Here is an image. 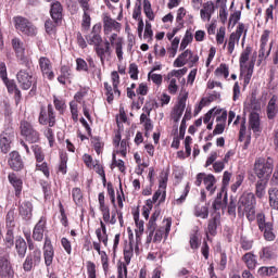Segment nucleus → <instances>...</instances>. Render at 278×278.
<instances>
[{"instance_id":"473e14b6","label":"nucleus","mask_w":278,"mask_h":278,"mask_svg":"<svg viewBox=\"0 0 278 278\" xmlns=\"http://www.w3.org/2000/svg\"><path fill=\"white\" fill-rule=\"evenodd\" d=\"M249 127L252 131H260V114L252 112L249 118Z\"/></svg>"},{"instance_id":"6e6d98bb","label":"nucleus","mask_w":278,"mask_h":278,"mask_svg":"<svg viewBox=\"0 0 278 278\" xmlns=\"http://www.w3.org/2000/svg\"><path fill=\"white\" fill-rule=\"evenodd\" d=\"M242 34H244L243 38H247V29L244 27L243 23H239L237 26V30L235 33H231L232 36H235L236 38H242Z\"/></svg>"},{"instance_id":"49530a36","label":"nucleus","mask_w":278,"mask_h":278,"mask_svg":"<svg viewBox=\"0 0 278 278\" xmlns=\"http://www.w3.org/2000/svg\"><path fill=\"white\" fill-rule=\"evenodd\" d=\"M238 42H240V39L238 37H236V35H231L228 39V53L231 55V53H233V50L236 49V43L238 45Z\"/></svg>"},{"instance_id":"052dcab7","label":"nucleus","mask_w":278,"mask_h":278,"mask_svg":"<svg viewBox=\"0 0 278 278\" xmlns=\"http://www.w3.org/2000/svg\"><path fill=\"white\" fill-rule=\"evenodd\" d=\"M200 240H199V230L190 237V247L191 249H199Z\"/></svg>"},{"instance_id":"b1692460","label":"nucleus","mask_w":278,"mask_h":278,"mask_svg":"<svg viewBox=\"0 0 278 278\" xmlns=\"http://www.w3.org/2000/svg\"><path fill=\"white\" fill-rule=\"evenodd\" d=\"M9 181L15 190V197H20L23 191V180L16 176V174L9 175Z\"/></svg>"},{"instance_id":"864d4df0","label":"nucleus","mask_w":278,"mask_h":278,"mask_svg":"<svg viewBox=\"0 0 278 278\" xmlns=\"http://www.w3.org/2000/svg\"><path fill=\"white\" fill-rule=\"evenodd\" d=\"M189 192H190V185H187L185 187L181 195L174 201V204L175 205H181L186 201V198L188 197Z\"/></svg>"},{"instance_id":"9d476101","label":"nucleus","mask_w":278,"mask_h":278,"mask_svg":"<svg viewBox=\"0 0 278 278\" xmlns=\"http://www.w3.org/2000/svg\"><path fill=\"white\" fill-rule=\"evenodd\" d=\"M108 42H110V45L115 48V53L118 61L123 62V45H125L123 37H119L116 33H113L109 37Z\"/></svg>"},{"instance_id":"680f3d73","label":"nucleus","mask_w":278,"mask_h":278,"mask_svg":"<svg viewBox=\"0 0 278 278\" xmlns=\"http://www.w3.org/2000/svg\"><path fill=\"white\" fill-rule=\"evenodd\" d=\"M225 34H226L225 27H220L217 30V34H216V42H217V45H223L225 42Z\"/></svg>"},{"instance_id":"13d9d810","label":"nucleus","mask_w":278,"mask_h":278,"mask_svg":"<svg viewBox=\"0 0 278 278\" xmlns=\"http://www.w3.org/2000/svg\"><path fill=\"white\" fill-rule=\"evenodd\" d=\"M53 103L55 106V110L59 112H64V108H66V102L62 98L54 97Z\"/></svg>"},{"instance_id":"cd10ccee","label":"nucleus","mask_w":278,"mask_h":278,"mask_svg":"<svg viewBox=\"0 0 278 278\" xmlns=\"http://www.w3.org/2000/svg\"><path fill=\"white\" fill-rule=\"evenodd\" d=\"M252 51H253V48H251V46H247L245 49L241 52V55L239 59L241 71H243V68H247V63L249 62V58Z\"/></svg>"},{"instance_id":"7ed1b4c3","label":"nucleus","mask_w":278,"mask_h":278,"mask_svg":"<svg viewBox=\"0 0 278 278\" xmlns=\"http://www.w3.org/2000/svg\"><path fill=\"white\" fill-rule=\"evenodd\" d=\"M14 23L15 29H17V31H21L24 36H29L30 38L37 36L38 28H36L34 24L29 22V20L23 16H17L14 18Z\"/></svg>"},{"instance_id":"603ef678","label":"nucleus","mask_w":278,"mask_h":278,"mask_svg":"<svg viewBox=\"0 0 278 278\" xmlns=\"http://www.w3.org/2000/svg\"><path fill=\"white\" fill-rule=\"evenodd\" d=\"M215 75L224 76L225 79H227V77H229V67L227 64H220L219 67L216 68Z\"/></svg>"},{"instance_id":"338daca9","label":"nucleus","mask_w":278,"mask_h":278,"mask_svg":"<svg viewBox=\"0 0 278 278\" xmlns=\"http://www.w3.org/2000/svg\"><path fill=\"white\" fill-rule=\"evenodd\" d=\"M76 70L77 71H88V63L84 59H77L76 60Z\"/></svg>"},{"instance_id":"e433bc0d","label":"nucleus","mask_w":278,"mask_h":278,"mask_svg":"<svg viewBox=\"0 0 278 278\" xmlns=\"http://www.w3.org/2000/svg\"><path fill=\"white\" fill-rule=\"evenodd\" d=\"M257 275H260V277H273V275H277V267H275V266L260 267L257 270Z\"/></svg>"},{"instance_id":"e2e57ef3","label":"nucleus","mask_w":278,"mask_h":278,"mask_svg":"<svg viewBox=\"0 0 278 278\" xmlns=\"http://www.w3.org/2000/svg\"><path fill=\"white\" fill-rule=\"evenodd\" d=\"M81 25L84 29H90V11H84Z\"/></svg>"},{"instance_id":"c03bdc74","label":"nucleus","mask_w":278,"mask_h":278,"mask_svg":"<svg viewBox=\"0 0 278 278\" xmlns=\"http://www.w3.org/2000/svg\"><path fill=\"white\" fill-rule=\"evenodd\" d=\"M104 90L108 103H112V101H114V97H116V93H114V87L109 83H104Z\"/></svg>"},{"instance_id":"37998d69","label":"nucleus","mask_w":278,"mask_h":278,"mask_svg":"<svg viewBox=\"0 0 278 278\" xmlns=\"http://www.w3.org/2000/svg\"><path fill=\"white\" fill-rule=\"evenodd\" d=\"M4 244L7 249H12L14 247V230L12 229L7 230Z\"/></svg>"},{"instance_id":"20e7f679","label":"nucleus","mask_w":278,"mask_h":278,"mask_svg":"<svg viewBox=\"0 0 278 278\" xmlns=\"http://www.w3.org/2000/svg\"><path fill=\"white\" fill-rule=\"evenodd\" d=\"M20 129L22 136L30 142L31 144L38 142L40 140V134L36 129H34V126L27 121H22L20 124Z\"/></svg>"},{"instance_id":"1a4fd4ad","label":"nucleus","mask_w":278,"mask_h":278,"mask_svg":"<svg viewBox=\"0 0 278 278\" xmlns=\"http://www.w3.org/2000/svg\"><path fill=\"white\" fill-rule=\"evenodd\" d=\"M12 47L22 64L29 67V60L25 56V43L20 38H13Z\"/></svg>"},{"instance_id":"393cba45","label":"nucleus","mask_w":278,"mask_h":278,"mask_svg":"<svg viewBox=\"0 0 278 278\" xmlns=\"http://www.w3.org/2000/svg\"><path fill=\"white\" fill-rule=\"evenodd\" d=\"M62 12H63L62 3L54 2L51 4L50 14L54 23H58V21H62Z\"/></svg>"},{"instance_id":"a211bd4d","label":"nucleus","mask_w":278,"mask_h":278,"mask_svg":"<svg viewBox=\"0 0 278 278\" xmlns=\"http://www.w3.org/2000/svg\"><path fill=\"white\" fill-rule=\"evenodd\" d=\"M9 166L13 170H22V168H23V159H21V154H18V152L13 151L9 154Z\"/></svg>"},{"instance_id":"a19ab883","label":"nucleus","mask_w":278,"mask_h":278,"mask_svg":"<svg viewBox=\"0 0 278 278\" xmlns=\"http://www.w3.org/2000/svg\"><path fill=\"white\" fill-rule=\"evenodd\" d=\"M256 223L258 225L260 231H264V229H266L268 225H273V223L266 222V215H264L263 213H258L256 215Z\"/></svg>"},{"instance_id":"9b49d317","label":"nucleus","mask_w":278,"mask_h":278,"mask_svg":"<svg viewBox=\"0 0 278 278\" xmlns=\"http://www.w3.org/2000/svg\"><path fill=\"white\" fill-rule=\"evenodd\" d=\"M268 38H270V31L269 30H264L263 35L261 36V48L258 51V58H268L270 55V51L273 49V43H270L269 48L268 47Z\"/></svg>"},{"instance_id":"a18cd8bd","label":"nucleus","mask_w":278,"mask_h":278,"mask_svg":"<svg viewBox=\"0 0 278 278\" xmlns=\"http://www.w3.org/2000/svg\"><path fill=\"white\" fill-rule=\"evenodd\" d=\"M143 12L149 21H153L155 18V14L153 13V9H151V2L149 0L143 1Z\"/></svg>"},{"instance_id":"f8f14e48","label":"nucleus","mask_w":278,"mask_h":278,"mask_svg":"<svg viewBox=\"0 0 278 278\" xmlns=\"http://www.w3.org/2000/svg\"><path fill=\"white\" fill-rule=\"evenodd\" d=\"M55 255V251L53 250V244L51 243V239L46 237L43 244V257L46 266H51L53 264V257Z\"/></svg>"},{"instance_id":"09e8293b","label":"nucleus","mask_w":278,"mask_h":278,"mask_svg":"<svg viewBox=\"0 0 278 278\" xmlns=\"http://www.w3.org/2000/svg\"><path fill=\"white\" fill-rule=\"evenodd\" d=\"M225 207H227V193H224L223 200L215 199V201L213 203L214 210H225Z\"/></svg>"},{"instance_id":"5fc2aeb1","label":"nucleus","mask_w":278,"mask_h":278,"mask_svg":"<svg viewBox=\"0 0 278 278\" xmlns=\"http://www.w3.org/2000/svg\"><path fill=\"white\" fill-rule=\"evenodd\" d=\"M243 181H244V174L237 175L236 182L230 187L231 192H238V188L242 186Z\"/></svg>"},{"instance_id":"2f4dec72","label":"nucleus","mask_w":278,"mask_h":278,"mask_svg":"<svg viewBox=\"0 0 278 278\" xmlns=\"http://www.w3.org/2000/svg\"><path fill=\"white\" fill-rule=\"evenodd\" d=\"M268 197H269V205L273 210H278V189L277 188H269L268 189Z\"/></svg>"},{"instance_id":"8fccbe9b","label":"nucleus","mask_w":278,"mask_h":278,"mask_svg":"<svg viewBox=\"0 0 278 278\" xmlns=\"http://www.w3.org/2000/svg\"><path fill=\"white\" fill-rule=\"evenodd\" d=\"M72 197H73L74 202L76 203V205H81V199H84V194L81 193V189L74 188L72 190Z\"/></svg>"},{"instance_id":"2eb2a0df","label":"nucleus","mask_w":278,"mask_h":278,"mask_svg":"<svg viewBox=\"0 0 278 278\" xmlns=\"http://www.w3.org/2000/svg\"><path fill=\"white\" fill-rule=\"evenodd\" d=\"M168 181L167 177H163L160 180L159 190L153 194V202L164 203L166 201V184Z\"/></svg>"},{"instance_id":"774afa93","label":"nucleus","mask_w":278,"mask_h":278,"mask_svg":"<svg viewBox=\"0 0 278 278\" xmlns=\"http://www.w3.org/2000/svg\"><path fill=\"white\" fill-rule=\"evenodd\" d=\"M129 75L131 79H138V65L136 63L129 65Z\"/></svg>"},{"instance_id":"a878e982","label":"nucleus","mask_w":278,"mask_h":278,"mask_svg":"<svg viewBox=\"0 0 278 278\" xmlns=\"http://www.w3.org/2000/svg\"><path fill=\"white\" fill-rule=\"evenodd\" d=\"M15 251L18 255V257H25L26 253H27V242H25V239H23L22 237H18L15 240Z\"/></svg>"},{"instance_id":"4d7b16f0","label":"nucleus","mask_w":278,"mask_h":278,"mask_svg":"<svg viewBox=\"0 0 278 278\" xmlns=\"http://www.w3.org/2000/svg\"><path fill=\"white\" fill-rule=\"evenodd\" d=\"M31 149L35 153V157H36L37 162L41 163L45 160V154L42 153V148L35 144L31 147Z\"/></svg>"},{"instance_id":"0e129e2a","label":"nucleus","mask_w":278,"mask_h":278,"mask_svg":"<svg viewBox=\"0 0 278 278\" xmlns=\"http://www.w3.org/2000/svg\"><path fill=\"white\" fill-rule=\"evenodd\" d=\"M242 15V12L236 11L233 14L229 17V25H232V27H236V24L238 21H240V16Z\"/></svg>"},{"instance_id":"f3484780","label":"nucleus","mask_w":278,"mask_h":278,"mask_svg":"<svg viewBox=\"0 0 278 278\" xmlns=\"http://www.w3.org/2000/svg\"><path fill=\"white\" fill-rule=\"evenodd\" d=\"M104 23V34L108 35L112 31H121V23L116 22L109 15H104L103 17Z\"/></svg>"},{"instance_id":"3c124183","label":"nucleus","mask_w":278,"mask_h":278,"mask_svg":"<svg viewBox=\"0 0 278 278\" xmlns=\"http://www.w3.org/2000/svg\"><path fill=\"white\" fill-rule=\"evenodd\" d=\"M264 232V238L268 242H273L275 240V232H273V225H267L266 228L263 230Z\"/></svg>"},{"instance_id":"c85d7f7f","label":"nucleus","mask_w":278,"mask_h":278,"mask_svg":"<svg viewBox=\"0 0 278 278\" xmlns=\"http://www.w3.org/2000/svg\"><path fill=\"white\" fill-rule=\"evenodd\" d=\"M97 26H93L92 33L87 37L88 45L96 47H99L101 42H103V38H101V35H99L97 31Z\"/></svg>"},{"instance_id":"58836bf2","label":"nucleus","mask_w":278,"mask_h":278,"mask_svg":"<svg viewBox=\"0 0 278 278\" xmlns=\"http://www.w3.org/2000/svg\"><path fill=\"white\" fill-rule=\"evenodd\" d=\"M223 113V110L220 109H216V108H213L211 109L203 117V123L204 125H207V123H210V121H212V118L218 116V114H222Z\"/></svg>"},{"instance_id":"6e6552de","label":"nucleus","mask_w":278,"mask_h":278,"mask_svg":"<svg viewBox=\"0 0 278 278\" xmlns=\"http://www.w3.org/2000/svg\"><path fill=\"white\" fill-rule=\"evenodd\" d=\"M8 252L0 251V277L1 278H14V270L8 261Z\"/></svg>"},{"instance_id":"de8ad7c7","label":"nucleus","mask_w":278,"mask_h":278,"mask_svg":"<svg viewBox=\"0 0 278 278\" xmlns=\"http://www.w3.org/2000/svg\"><path fill=\"white\" fill-rule=\"evenodd\" d=\"M28 257L31 258V262L34 263L35 266H38L42 260V252L40 250H34Z\"/></svg>"},{"instance_id":"ddd939ff","label":"nucleus","mask_w":278,"mask_h":278,"mask_svg":"<svg viewBox=\"0 0 278 278\" xmlns=\"http://www.w3.org/2000/svg\"><path fill=\"white\" fill-rule=\"evenodd\" d=\"M98 58H100L102 64L105 62L106 58L112 56V48L110 47V41L105 40L104 43L101 42L98 47L93 48Z\"/></svg>"},{"instance_id":"0eeeda50","label":"nucleus","mask_w":278,"mask_h":278,"mask_svg":"<svg viewBox=\"0 0 278 278\" xmlns=\"http://www.w3.org/2000/svg\"><path fill=\"white\" fill-rule=\"evenodd\" d=\"M39 124L49 125V127H53L55 125V113L53 112V105L49 104L48 108H41L39 114Z\"/></svg>"},{"instance_id":"c756f323","label":"nucleus","mask_w":278,"mask_h":278,"mask_svg":"<svg viewBox=\"0 0 278 278\" xmlns=\"http://www.w3.org/2000/svg\"><path fill=\"white\" fill-rule=\"evenodd\" d=\"M218 225H220V215H215L208 220L207 231L211 236H216Z\"/></svg>"},{"instance_id":"f03ea898","label":"nucleus","mask_w":278,"mask_h":278,"mask_svg":"<svg viewBox=\"0 0 278 278\" xmlns=\"http://www.w3.org/2000/svg\"><path fill=\"white\" fill-rule=\"evenodd\" d=\"M273 159L268 157L267 161L258 159L254 164V173L260 181H268L270 175H273Z\"/></svg>"},{"instance_id":"bf43d9fd","label":"nucleus","mask_w":278,"mask_h":278,"mask_svg":"<svg viewBox=\"0 0 278 278\" xmlns=\"http://www.w3.org/2000/svg\"><path fill=\"white\" fill-rule=\"evenodd\" d=\"M87 273L89 278H97V265L92 262H87Z\"/></svg>"},{"instance_id":"f704fd0d","label":"nucleus","mask_w":278,"mask_h":278,"mask_svg":"<svg viewBox=\"0 0 278 278\" xmlns=\"http://www.w3.org/2000/svg\"><path fill=\"white\" fill-rule=\"evenodd\" d=\"M216 184V178L214 175L210 174L204 178V185L206 186L207 192L210 194H214L216 192V187L214 186Z\"/></svg>"},{"instance_id":"423d86ee","label":"nucleus","mask_w":278,"mask_h":278,"mask_svg":"<svg viewBox=\"0 0 278 278\" xmlns=\"http://www.w3.org/2000/svg\"><path fill=\"white\" fill-rule=\"evenodd\" d=\"M12 142H14V129L7 128L0 134V149L2 153H10Z\"/></svg>"},{"instance_id":"39448f33","label":"nucleus","mask_w":278,"mask_h":278,"mask_svg":"<svg viewBox=\"0 0 278 278\" xmlns=\"http://www.w3.org/2000/svg\"><path fill=\"white\" fill-rule=\"evenodd\" d=\"M17 81L22 90H29V88H36V77L31 74V72L26 70H21L17 75Z\"/></svg>"},{"instance_id":"4be33fe9","label":"nucleus","mask_w":278,"mask_h":278,"mask_svg":"<svg viewBox=\"0 0 278 278\" xmlns=\"http://www.w3.org/2000/svg\"><path fill=\"white\" fill-rule=\"evenodd\" d=\"M190 58H192V51L186 50L174 61V66L176 68H181V66H186L188 64Z\"/></svg>"},{"instance_id":"412c9836","label":"nucleus","mask_w":278,"mask_h":278,"mask_svg":"<svg viewBox=\"0 0 278 278\" xmlns=\"http://www.w3.org/2000/svg\"><path fill=\"white\" fill-rule=\"evenodd\" d=\"M241 260L249 270H255L257 266V256H255V254L248 252L242 256Z\"/></svg>"},{"instance_id":"79ce46f5","label":"nucleus","mask_w":278,"mask_h":278,"mask_svg":"<svg viewBox=\"0 0 278 278\" xmlns=\"http://www.w3.org/2000/svg\"><path fill=\"white\" fill-rule=\"evenodd\" d=\"M194 216H197V218H207L210 216V210L207 208V206H195L194 208Z\"/></svg>"},{"instance_id":"c9c22d12","label":"nucleus","mask_w":278,"mask_h":278,"mask_svg":"<svg viewBox=\"0 0 278 278\" xmlns=\"http://www.w3.org/2000/svg\"><path fill=\"white\" fill-rule=\"evenodd\" d=\"M267 180H258L255 185V195L262 199L266 194Z\"/></svg>"},{"instance_id":"f257e3e1","label":"nucleus","mask_w":278,"mask_h":278,"mask_svg":"<svg viewBox=\"0 0 278 278\" xmlns=\"http://www.w3.org/2000/svg\"><path fill=\"white\" fill-rule=\"evenodd\" d=\"M239 216H247L248 220H255V194L247 193L243 194L239 200L238 206Z\"/></svg>"},{"instance_id":"4468645a","label":"nucleus","mask_w":278,"mask_h":278,"mask_svg":"<svg viewBox=\"0 0 278 278\" xmlns=\"http://www.w3.org/2000/svg\"><path fill=\"white\" fill-rule=\"evenodd\" d=\"M39 66L45 77H48V79H53V77H55L53 66L51 65V60H49L47 56H41L39 59Z\"/></svg>"},{"instance_id":"6ab92c4d","label":"nucleus","mask_w":278,"mask_h":278,"mask_svg":"<svg viewBox=\"0 0 278 278\" xmlns=\"http://www.w3.org/2000/svg\"><path fill=\"white\" fill-rule=\"evenodd\" d=\"M186 101H188V93L179 99L176 108L174 109V121L176 123L179 122V118H181V116H184V111L186 110Z\"/></svg>"},{"instance_id":"ea45409f","label":"nucleus","mask_w":278,"mask_h":278,"mask_svg":"<svg viewBox=\"0 0 278 278\" xmlns=\"http://www.w3.org/2000/svg\"><path fill=\"white\" fill-rule=\"evenodd\" d=\"M111 77L114 88V94L115 97H121V90H118V84H121V76L118 75V72H112Z\"/></svg>"},{"instance_id":"72a5a7b5","label":"nucleus","mask_w":278,"mask_h":278,"mask_svg":"<svg viewBox=\"0 0 278 278\" xmlns=\"http://www.w3.org/2000/svg\"><path fill=\"white\" fill-rule=\"evenodd\" d=\"M260 257L263 262H268L270 260H275V251L271 247H265L260 252Z\"/></svg>"},{"instance_id":"4c0bfd02","label":"nucleus","mask_w":278,"mask_h":278,"mask_svg":"<svg viewBox=\"0 0 278 278\" xmlns=\"http://www.w3.org/2000/svg\"><path fill=\"white\" fill-rule=\"evenodd\" d=\"M135 223H136V227H137V229L135 230L136 240H137V242H140L142 240L141 239L142 233H144V222L135 218Z\"/></svg>"},{"instance_id":"bb28decb","label":"nucleus","mask_w":278,"mask_h":278,"mask_svg":"<svg viewBox=\"0 0 278 278\" xmlns=\"http://www.w3.org/2000/svg\"><path fill=\"white\" fill-rule=\"evenodd\" d=\"M278 108H277V98L273 96L267 104V118L273 121L275 116H277Z\"/></svg>"},{"instance_id":"7c9ffc66","label":"nucleus","mask_w":278,"mask_h":278,"mask_svg":"<svg viewBox=\"0 0 278 278\" xmlns=\"http://www.w3.org/2000/svg\"><path fill=\"white\" fill-rule=\"evenodd\" d=\"M31 202L24 201L20 204V214L23 218H30L31 217Z\"/></svg>"},{"instance_id":"69168bd1","label":"nucleus","mask_w":278,"mask_h":278,"mask_svg":"<svg viewBox=\"0 0 278 278\" xmlns=\"http://www.w3.org/2000/svg\"><path fill=\"white\" fill-rule=\"evenodd\" d=\"M96 235H97V238H98L99 242H102L104 244V247H106V244H108V235L103 233L101 231V228H98L96 230Z\"/></svg>"},{"instance_id":"dca6fc26","label":"nucleus","mask_w":278,"mask_h":278,"mask_svg":"<svg viewBox=\"0 0 278 278\" xmlns=\"http://www.w3.org/2000/svg\"><path fill=\"white\" fill-rule=\"evenodd\" d=\"M46 227L47 220L41 217L33 230V239L36 240L37 242H42V239L45 238Z\"/></svg>"},{"instance_id":"5701e85b","label":"nucleus","mask_w":278,"mask_h":278,"mask_svg":"<svg viewBox=\"0 0 278 278\" xmlns=\"http://www.w3.org/2000/svg\"><path fill=\"white\" fill-rule=\"evenodd\" d=\"M131 257H134V233L129 235V244L124 249V260L127 265L131 264Z\"/></svg>"},{"instance_id":"aec40b11","label":"nucleus","mask_w":278,"mask_h":278,"mask_svg":"<svg viewBox=\"0 0 278 278\" xmlns=\"http://www.w3.org/2000/svg\"><path fill=\"white\" fill-rule=\"evenodd\" d=\"M214 2L204 3L202 9L200 10V16L202 21L210 22L212 20V14H214Z\"/></svg>"}]
</instances>
